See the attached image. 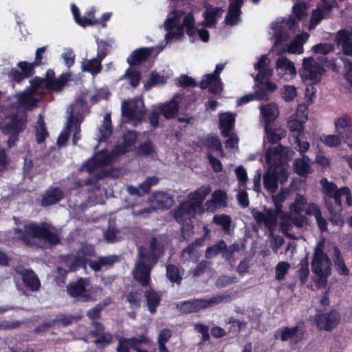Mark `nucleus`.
<instances>
[{
  "label": "nucleus",
  "mask_w": 352,
  "mask_h": 352,
  "mask_svg": "<svg viewBox=\"0 0 352 352\" xmlns=\"http://www.w3.org/2000/svg\"><path fill=\"white\" fill-rule=\"evenodd\" d=\"M184 14L182 11L175 10L168 15L164 23L167 31L165 36L167 42L179 38L184 34V28H186V33L192 41L199 37L203 41L207 42L209 40L208 32L194 26L195 19L191 13H188L184 16Z\"/></svg>",
  "instance_id": "obj_1"
},
{
  "label": "nucleus",
  "mask_w": 352,
  "mask_h": 352,
  "mask_svg": "<svg viewBox=\"0 0 352 352\" xmlns=\"http://www.w3.org/2000/svg\"><path fill=\"white\" fill-rule=\"evenodd\" d=\"M136 142V135L133 132H129L124 136V142L122 144L117 145L111 154L106 151H102L96 153L93 158L89 160L81 168V171H87L89 173L98 175L100 178L106 173H101L103 167L110 164L115 161L119 156L126 152L131 151Z\"/></svg>",
  "instance_id": "obj_2"
},
{
  "label": "nucleus",
  "mask_w": 352,
  "mask_h": 352,
  "mask_svg": "<svg viewBox=\"0 0 352 352\" xmlns=\"http://www.w3.org/2000/svg\"><path fill=\"white\" fill-rule=\"evenodd\" d=\"M65 81L63 78L54 80H44L35 78L30 80V87L24 92L17 95V98L21 106L26 109H32L36 105L39 98L37 96L44 93L45 87L56 91L63 89Z\"/></svg>",
  "instance_id": "obj_3"
},
{
  "label": "nucleus",
  "mask_w": 352,
  "mask_h": 352,
  "mask_svg": "<svg viewBox=\"0 0 352 352\" xmlns=\"http://www.w3.org/2000/svg\"><path fill=\"white\" fill-rule=\"evenodd\" d=\"M211 191L212 188L210 185H204L189 193L186 200L182 202L174 212L177 221L182 223L189 220L195 213H202L206 210L203 202Z\"/></svg>",
  "instance_id": "obj_4"
},
{
  "label": "nucleus",
  "mask_w": 352,
  "mask_h": 352,
  "mask_svg": "<svg viewBox=\"0 0 352 352\" xmlns=\"http://www.w3.org/2000/svg\"><path fill=\"white\" fill-rule=\"evenodd\" d=\"M162 252L155 238L150 242V252L146 253L144 248H139V261L135 263L133 275L142 286H147L150 280V272Z\"/></svg>",
  "instance_id": "obj_5"
},
{
  "label": "nucleus",
  "mask_w": 352,
  "mask_h": 352,
  "mask_svg": "<svg viewBox=\"0 0 352 352\" xmlns=\"http://www.w3.org/2000/svg\"><path fill=\"white\" fill-rule=\"evenodd\" d=\"M23 231L21 228H16L17 237L20 238L28 245H36V240L43 239L50 244L55 245L59 243L60 239L54 229L47 224L38 226L33 223H27L23 225Z\"/></svg>",
  "instance_id": "obj_6"
},
{
  "label": "nucleus",
  "mask_w": 352,
  "mask_h": 352,
  "mask_svg": "<svg viewBox=\"0 0 352 352\" xmlns=\"http://www.w3.org/2000/svg\"><path fill=\"white\" fill-rule=\"evenodd\" d=\"M288 192L287 190L281 189L277 195L272 196L275 211L267 209H265L263 211H259L256 209L252 210V216L258 224L264 225L265 228L272 232L277 224L278 219L280 221L283 218H288L287 214L281 210L282 204L286 199Z\"/></svg>",
  "instance_id": "obj_7"
},
{
  "label": "nucleus",
  "mask_w": 352,
  "mask_h": 352,
  "mask_svg": "<svg viewBox=\"0 0 352 352\" xmlns=\"http://www.w3.org/2000/svg\"><path fill=\"white\" fill-rule=\"evenodd\" d=\"M323 243L320 242L315 248L311 261V270L315 274L314 282L318 287H324L327 279L331 272V263L323 252Z\"/></svg>",
  "instance_id": "obj_8"
},
{
  "label": "nucleus",
  "mask_w": 352,
  "mask_h": 352,
  "mask_svg": "<svg viewBox=\"0 0 352 352\" xmlns=\"http://www.w3.org/2000/svg\"><path fill=\"white\" fill-rule=\"evenodd\" d=\"M292 155L293 151L288 147L278 144L267 149L265 162L268 168L278 170L283 174L284 180H287L289 173L287 162Z\"/></svg>",
  "instance_id": "obj_9"
},
{
  "label": "nucleus",
  "mask_w": 352,
  "mask_h": 352,
  "mask_svg": "<svg viewBox=\"0 0 352 352\" xmlns=\"http://www.w3.org/2000/svg\"><path fill=\"white\" fill-rule=\"evenodd\" d=\"M68 294L80 301H94L101 296L102 289L92 287L87 278H80L67 286Z\"/></svg>",
  "instance_id": "obj_10"
},
{
  "label": "nucleus",
  "mask_w": 352,
  "mask_h": 352,
  "mask_svg": "<svg viewBox=\"0 0 352 352\" xmlns=\"http://www.w3.org/2000/svg\"><path fill=\"white\" fill-rule=\"evenodd\" d=\"M82 105V104H79ZM77 108V104L75 107L70 106L67 108V113H69L68 116L66 128L62 131L58 138V144L60 146L63 145L67 140L70 132H74L73 134V144H76L77 142L80 139V124L83 120L82 114L76 113L75 109Z\"/></svg>",
  "instance_id": "obj_11"
},
{
  "label": "nucleus",
  "mask_w": 352,
  "mask_h": 352,
  "mask_svg": "<svg viewBox=\"0 0 352 352\" xmlns=\"http://www.w3.org/2000/svg\"><path fill=\"white\" fill-rule=\"evenodd\" d=\"M26 116L22 113L6 117L1 130L4 134L9 136L8 144L10 147L14 146L18 140L19 134L26 126Z\"/></svg>",
  "instance_id": "obj_12"
},
{
  "label": "nucleus",
  "mask_w": 352,
  "mask_h": 352,
  "mask_svg": "<svg viewBox=\"0 0 352 352\" xmlns=\"http://www.w3.org/2000/svg\"><path fill=\"white\" fill-rule=\"evenodd\" d=\"M321 184L323 187L324 192L329 197V200L327 201L328 206H330L331 201H333L336 205V214L342 211V197H345L348 206H351L352 205V197L349 188L344 187L337 189L336 186L333 183L329 182L327 179H322Z\"/></svg>",
  "instance_id": "obj_13"
},
{
  "label": "nucleus",
  "mask_w": 352,
  "mask_h": 352,
  "mask_svg": "<svg viewBox=\"0 0 352 352\" xmlns=\"http://www.w3.org/2000/svg\"><path fill=\"white\" fill-rule=\"evenodd\" d=\"M307 200L304 196L297 195L294 202L289 207V213L287 214L288 218H283L280 221L283 229L288 227L293 223L297 227H302L307 222V219L302 212L305 210Z\"/></svg>",
  "instance_id": "obj_14"
},
{
  "label": "nucleus",
  "mask_w": 352,
  "mask_h": 352,
  "mask_svg": "<svg viewBox=\"0 0 352 352\" xmlns=\"http://www.w3.org/2000/svg\"><path fill=\"white\" fill-rule=\"evenodd\" d=\"M324 73L322 66L315 58L309 57L303 59L302 68L300 71L302 80L307 84L316 85L320 82Z\"/></svg>",
  "instance_id": "obj_15"
},
{
  "label": "nucleus",
  "mask_w": 352,
  "mask_h": 352,
  "mask_svg": "<svg viewBox=\"0 0 352 352\" xmlns=\"http://www.w3.org/2000/svg\"><path fill=\"white\" fill-rule=\"evenodd\" d=\"M228 299V295L221 294L206 299H196L185 301L177 305V307L184 313L197 312L201 309L219 305L222 302L227 301Z\"/></svg>",
  "instance_id": "obj_16"
},
{
  "label": "nucleus",
  "mask_w": 352,
  "mask_h": 352,
  "mask_svg": "<svg viewBox=\"0 0 352 352\" xmlns=\"http://www.w3.org/2000/svg\"><path fill=\"white\" fill-rule=\"evenodd\" d=\"M122 113L126 121L133 125L138 124L145 113V108L142 98H135L122 103Z\"/></svg>",
  "instance_id": "obj_17"
},
{
  "label": "nucleus",
  "mask_w": 352,
  "mask_h": 352,
  "mask_svg": "<svg viewBox=\"0 0 352 352\" xmlns=\"http://www.w3.org/2000/svg\"><path fill=\"white\" fill-rule=\"evenodd\" d=\"M94 254V249L91 246H84L77 253L76 256H67L63 259L67 270L63 267H58L57 270L60 275L65 276L68 271H75L78 267L84 265L87 256Z\"/></svg>",
  "instance_id": "obj_18"
},
{
  "label": "nucleus",
  "mask_w": 352,
  "mask_h": 352,
  "mask_svg": "<svg viewBox=\"0 0 352 352\" xmlns=\"http://www.w3.org/2000/svg\"><path fill=\"white\" fill-rule=\"evenodd\" d=\"M275 68L277 76L285 81H291L297 75L294 63L285 56H280L277 58Z\"/></svg>",
  "instance_id": "obj_19"
},
{
  "label": "nucleus",
  "mask_w": 352,
  "mask_h": 352,
  "mask_svg": "<svg viewBox=\"0 0 352 352\" xmlns=\"http://www.w3.org/2000/svg\"><path fill=\"white\" fill-rule=\"evenodd\" d=\"M305 329L302 324H298L294 327H283L277 329L274 336L282 341L289 340L296 344L302 340Z\"/></svg>",
  "instance_id": "obj_20"
},
{
  "label": "nucleus",
  "mask_w": 352,
  "mask_h": 352,
  "mask_svg": "<svg viewBox=\"0 0 352 352\" xmlns=\"http://www.w3.org/2000/svg\"><path fill=\"white\" fill-rule=\"evenodd\" d=\"M224 68L223 64H218L213 74H206L200 82L201 89L209 88L210 92L218 94L222 90V82L219 76Z\"/></svg>",
  "instance_id": "obj_21"
},
{
  "label": "nucleus",
  "mask_w": 352,
  "mask_h": 352,
  "mask_svg": "<svg viewBox=\"0 0 352 352\" xmlns=\"http://www.w3.org/2000/svg\"><path fill=\"white\" fill-rule=\"evenodd\" d=\"M307 120V109L304 105H298L294 115L288 121V127L294 133V135H301L303 132V124Z\"/></svg>",
  "instance_id": "obj_22"
},
{
  "label": "nucleus",
  "mask_w": 352,
  "mask_h": 352,
  "mask_svg": "<svg viewBox=\"0 0 352 352\" xmlns=\"http://www.w3.org/2000/svg\"><path fill=\"white\" fill-rule=\"evenodd\" d=\"M340 314L336 310L328 313L318 314L314 318V322L320 330L330 331L335 328L340 322Z\"/></svg>",
  "instance_id": "obj_23"
},
{
  "label": "nucleus",
  "mask_w": 352,
  "mask_h": 352,
  "mask_svg": "<svg viewBox=\"0 0 352 352\" xmlns=\"http://www.w3.org/2000/svg\"><path fill=\"white\" fill-rule=\"evenodd\" d=\"M183 96L180 94H175L168 102L157 104V109L166 119L175 117L179 111V105L183 100Z\"/></svg>",
  "instance_id": "obj_24"
},
{
  "label": "nucleus",
  "mask_w": 352,
  "mask_h": 352,
  "mask_svg": "<svg viewBox=\"0 0 352 352\" xmlns=\"http://www.w3.org/2000/svg\"><path fill=\"white\" fill-rule=\"evenodd\" d=\"M284 182L283 174L278 170L268 168L263 175V186L270 192H274L278 189V181Z\"/></svg>",
  "instance_id": "obj_25"
},
{
  "label": "nucleus",
  "mask_w": 352,
  "mask_h": 352,
  "mask_svg": "<svg viewBox=\"0 0 352 352\" xmlns=\"http://www.w3.org/2000/svg\"><path fill=\"white\" fill-rule=\"evenodd\" d=\"M151 344V340L145 335H140L139 337L131 338H120L117 346V352H130V349H134L136 344Z\"/></svg>",
  "instance_id": "obj_26"
},
{
  "label": "nucleus",
  "mask_w": 352,
  "mask_h": 352,
  "mask_svg": "<svg viewBox=\"0 0 352 352\" xmlns=\"http://www.w3.org/2000/svg\"><path fill=\"white\" fill-rule=\"evenodd\" d=\"M226 192L222 190H214L211 195V198L205 203L206 211L214 212L219 208L225 207L227 204Z\"/></svg>",
  "instance_id": "obj_27"
},
{
  "label": "nucleus",
  "mask_w": 352,
  "mask_h": 352,
  "mask_svg": "<svg viewBox=\"0 0 352 352\" xmlns=\"http://www.w3.org/2000/svg\"><path fill=\"white\" fill-rule=\"evenodd\" d=\"M270 60L267 55H263L260 57L258 62L254 65V69L258 71V74L254 77L256 82H262L263 80L270 78L272 74L273 70L268 67Z\"/></svg>",
  "instance_id": "obj_28"
},
{
  "label": "nucleus",
  "mask_w": 352,
  "mask_h": 352,
  "mask_svg": "<svg viewBox=\"0 0 352 352\" xmlns=\"http://www.w3.org/2000/svg\"><path fill=\"white\" fill-rule=\"evenodd\" d=\"M153 209H165L173 204V198L168 192L157 191L152 195L151 198Z\"/></svg>",
  "instance_id": "obj_29"
},
{
  "label": "nucleus",
  "mask_w": 352,
  "mask_h": 352,
  "mask_svg": "<svg viewBox=\"0 0 352 352\" xmlns=\"http://www.w3.org/2000/svg\"><path fill=\"white\" fill-rule=\"evenodd\" d=\"M16 273L21 274L25 285L32 291H36L40 287V281L36 274L30 270L16 269Z\"/></svg>",
  "instance_id": "obj_30"
},
{
  "label": "nucleus",
  "mask_w": 352,
  "mask_h": 352,
  "mask_svg": "<svg viewBox=\"0 0 352 352\" xmlns=\"http://www.w3.org/2000/svg\"><path fill=\"white\" fill-rule=\"evenodd\" d=\"M336 42L342 52L346 56H352V36L346 30H340L336 35Z\"/></svg>",
  "instance_id": "obj_31"
},
{
  "label": "nucleus",
  "mask_w": 352,
  "mask_h": 352,
  "mask_svg": "<svg viewBox=\"0 0 352 352\" xmlns=\"http://www.w3.org/2000/svg\"><path fill=\"white\" fill-rule=\"evenodd\" d=\"M205 235L202 237L197 239L194 242L184 248L181 254L182 258L184 261H190L194 256H197L196 247L201 246L204 244L206 238L209 235L210 230L207 227H204Z\"/></svg>",
  "instance_id": "obj_32"
},
{
  "label": "nucleus",
  "mask_w": 352,
  "mask_h": 352,
  "mask_svg": "<svg viewBox=\"0 0 352 352\" xmlns=\"http://www.w3.org/2000/svg\"><path fill=\"white\" fill-rule=\"evenodd\" d=\"M156 50L157 54L162 48L157 47H142L135 50L127 58L129 65H135L146 59L153 52Z\"/></svg>",
  "instance_id": "obj_33"
},
{
  "label": "nucleus",
  "mask_w": 352,
  "mask_h": 352,
  "mask_svg": "<svg viewBox=\"0 0 352 352\" xmlns=\"http://www.w3.org/2000/svg\"><path fill=\"white\" fill-rule=\"evenodd\" d=\"M262 118L265 122V125H271L279 114V110L277 104L269 103L259 107Z\"/></svg>",
  "instance_id": "obj_34"
},
{
  "label": "nucleus",
  "mask_w": 352,
  "mask_h": 352,
  "mask_svg": "<svg viewBox=\"0 0 352 352\" xmlns=\"http://www.w3.org/2000/svg\"><path fill=\"white\" fill-rule=\"evenodd\" d=\"M336 131L342 138H349L352 135V126L349 118L346 116L336 119L334 121Z\"/></svg>",
  "instance_id": "obj_35"
},
{
  "label": "nucleus",
  "mask_w": 352,
  "mask_h": 352,
  "mask_svg": "<svg viewBox=\"0 0 352 352\" xmlns=\"http://www.w3.org/2000/svg\"><path fill=\"white\" fill-rule=\"evenodd\" d=\"M243 0H231L228 12L226 17V23L234 25L237 23L241 14V7Z\"/></svg>",
  "instance_id": "obj_36"
},
{
  "label": "nucleus",
  "mask_w": 352,
  "mask_h": 352,
  "mask_svg": "<svg viewBox=\"0 0 352 352\" xmlns=\"http://www.w3.org/2000/svg\"><path fill=\"white\" fill-rule=\"evenodd\" d=\"M309 34L302 32L298 34L295 38L287 45V51L292 54H302L303 52V44L309 38Z\"/></svg>",
  "instance_id": "obj_37"
},
{
  "label": "nucleus",
  "mask_w": 352,
  "mask_h": 352,
  "mask_svg": "<svg viewBox=\"0 0 352 352\" xmlns=\"http://www.w3.org/2000/svg\"><path fill=\"white\" fill-rule=\"evenodd\" d=\"M71 10L73 14L75 21L80 25L85 27L87 25H94L99 23L98 19H94L91 16L94 11H90L87 13L89 17L80 16L79 10L75 5L71 6Z\"/></svg>",
  "instance_id": "obj_38"
},
{
  "label": "nucleus",
  "mask_w": 352,
  "mask_h": 352,
  "mask_svg": "<svg viewBox=\"0 0 352 352\" xmlns=\"http://www.w3.org/2000/svg\"><path fill=\"white\" fill-rule=\"evenodd\" d=\"M223 12L222 9L217 7H208L204 13V25L208 28L214 25L217 21L222 16Z\"/></svg>",
  "instance_id": "obj_39"
},
{
  "label": "nucleus",
  "mask_w": 352,
  "mask_h": 352,
  "mask_svg": "<svg viewBox=\"0 0 352 352\" xmlns=\"http://www.w3.org/2000/svg\"><path fill=\"white\" fill-rule=\"evenodd\" d=\"M265 136L264 142L275 143L285 136V131L281 128H274L271 125H265Z\"/></svg>",
  "instance_id": "obj_40"
},
{
  "label": "nucleus",
  "mask_w": 352,
  "mask_h": 352,
  "mask_svg": "<svg viewBox=\"0 0 352 352\" xmlns=\"http://www.w3.org/2000/svg\"><path fill=\"white\" fill-rule=\"evenodd\" d=\"M219 120L223 135L228 136L234 126L235 115L230 113H222L219 116Z\"/></svg>",
  "instance_id": "obj_41"
},
{
  "label": "nucleus",
  "mask_w": 352,
  "mask_h": 352,
  "mask_svg": "<svg viewBox=\"0 0 352 352\" xmlns=\"http://www.w3.org/2000/svg\"><path fill=\"white\" fill-rule=\"evenodd\" d=\"M63 197V192L57 188L49 190L43 196L42 205L48 206L58 203Z\"/></svg>",
  "instance_id": "obj_42"
},
{
  "label": "nucleus",
  "mask_w": 352,
  "mask_h": 352,
  "mask_svg": "<svg viewBox=\"0 0 352 352\" xmlns=\"http://www.w3.org/2000/svg\"><path fill=\"white\" fill-rule=\"evenodd\" d=\"M311 164V161L310 158L305 155H302L301 159H297L295 160V171L299 175H305L310 172Z\"/></svg>",
  "instance_id": "obj_43"
},
{
  "label": "nucleus",
  "mask_w": 352,
  "mask_h": 352,
  "mask_svg": "<svg viewBox=\"0 0 352 352\" xmlns=\"http://www.w3.org/2000/svg\"><path fill=\"white\" fill-rule=\"evenodd\" d=\"M117 261L115 256H109L99 258L97 261H90L89 266L94 271H99L103 266L111 265Z\"/></svg>",
  "instance_id": "obj_44"
},
{
  "label": "nucleus",
  "mask_w": 352,
  "mask_h": 352,
  "mask_svg": "<svg viewBox=\"0 0 352 352\" xmlns=\"http://www.w3.org/2000/svg\"><path fill=\"white\" fill-rule=\"evenodd\" d=\"M281 98L285 102H292L297 96V88L292 85H285L280 89Z\"/></svg>",
  "instance_id": "obj_45"
},
{
  "label": "nucleus",
  "mask_w": 352,
  "mask_h": 352,
  "mask_svg": "<svg viewBox=\"0 0 352 352\" xmlns=\"http://www.w3.org/2000/svg\"><path fill=\"white\" fill-rule=\"evenodd\" d=\"M101 67L100 62L95 58L91 60H87L82 63V71L90 72L93 75L100 73Z\"/></svg>",
  "instance_id": "obj_46"
},
{
  "label": "nucleus",
  "mask_w": 352,
  "mask_h": 352,
  "mask_svg": "<svg viewBox=\"0 0 352 352\" xmlns=\"http://www.w3.org/2000/svg\"><path fill=\"white\" fill-rule=\"evenodd\" d=\"M48 136L43 116L40 114L36 125V138L38 144L42 143Z\"/></svg>",
  "instance_id": "obj_47"
},
{
  "label": "nucleus",
  "mask_w": 352,
  "mask_h": 352,
  "mask_svg": "<svg viewBox=\"0 0 352 352\" xmlns=\"http://www.w3.org/2000/svg\"><path fill=\"white\" fill-rule=\"evenodd\" d=\"M333 262L335 267L338 272L341 275H347L349 270L341 256V254L338 248L334 249Z\"/></svg>",
  "instance_id": "obj_48"
},
{
  "label": "nucleus",
  "mask_w": 352,
  "mask_h": 352,
  "mask_svg": "<svg viewBox=\"0 0 352 352\" xmlns=\"http://www.w3.org/2000/svg\"><path fill=\"white\" fill-rule=\"evenodd\" d=\"M111 119L110 116L105 115L104 117L103 120V124L101 128L98 129V142H102L106 138H107L111 133Z\"/></svg>",
  "instance_id": "obj_49"
},
{
  "label": "nucleus",
  "mask_w": 352,
  "mask_h": 352,
  "mask_svg": "<svg viewBox=\"0 0 352 352\" xmlns=\"http://www.w3.org/2000/svg\"><path fill=\"white\" fill-rule=\"evenodd\" d=\"M168 78V75H160L158 73L152 72L149 80L145 83L144 87L146 89H148L153 86L164 84Z\"/></svg>",
  "instance_id": "obj_50"
},
{
  "label": "nucleus",
  "mask_w": 352,
  "mask_h": 352,
  "mask_svg": "<svg viewBox=\"0 0 352 352\" xmlns=\"http://www.w3.org/2000/svg\"><path fill=\"white\" fill-rule=\"evenodd\" d=\"M205 145L214 151H218L220 156L224 157L225 153L222 148L220 140L217 137L210 136L205 140Z\"/></svg>",
  "instance_id": "obj_51"
},
{
  "label": "nucleus",
  "mask_w": 352,
  "mask_h": 352,
  "mask_svg": "<svg viewBox=\"0 0 352 352\" xmlns=\"http://www.w3.org/2000/svg\"><path fill=\"white\" fill-rule=\"evenodd\" d=\"M226 247L224 241L221 240L215 245L209 247L206 250V257L207 258H212L221 253Z\"/></svg>",
  "instance_id": "obj_52"
},
{
  "label": "nucleus",
  "mask_w": 352,
  "mask_h": 352,
  "mask_svg": "<svg viewBox=\"0 0 352 352\" xmlns=\"http://www.w3.org/2000/svg\"><path fill=\"white\" fill-rule=\"evenodd\" d=\"M290 268V264L286 261H280L275 267V278L278 280H282Z\"/></svg>",
  "instance_id": "obj_53"
},
{
  "label": "nucleus",
  "mask_w": 352,
  "mask_h": 352,
  "mask_svg": "<svg viewBox=\"0 0 352 352\" xmlns=\"http://www.w3.org/2000/svg\"><path fill=\"white\" fill-rule=\"evenodd\" d=\"M342 137L340 135H327L320 138V141L327 146L336 147L341 144Z\"/></svg>",
  "instance_id": "obj_54"
},
{
  "label": "nucleus",
  "mask_w": 352,
  "mask_h": 352,
  "mask_svg": "<svg viewBox=\"0 0 352 352\" xmlns=\"http://www.w3.org/2000/svg\"><path fill=\"white\" fill-rule=\"evenodd\" d=\"M329 12L330 11H326L322 6L314 10L309 28H314L324 18V15L329 13Z\"/></svg>",
  "instance_id": "obj_55"
},
{
  "label": "nucleus",
  "mask_w": 352,
  "mask_h": 352,
  "mask_svg": "<svg viewBox=\"0 0 352 352\" xmlns=\"http://www.w3.org/2000/svg\"><path fill=\"white\" fill-rule=\"evenodd\" d=\"M268 97L266 94L265 93H253L247 94L241 98H239L237 101L238 105H243L246 103H248L250 101L254 100H267Z\"/></svg>",
  "instance_id": "obj_56"
},
{
  "label": "nucleus",
  "mask_w": 352,
  "mask_h": 352,
  "mask_svg": "<svg viewBox=\"0 0 352 352\" xmlns=\"http://www.w3.org/2000/svg\"><path fill=\"white\" fill-rule=\"evenodd\" d=\"M148 309L151 313L155 312V308L160 302V297L153 291H148L146 294Z\"/></svg>",
  "instance_id": "obj_57"
},
{
  "label": "nucleus",
  "mask_w": 352,
  "mask_h": 352,
  "mask_svg": "<svg viewBox=\"0 0 352 352\" xmlns=\"http://www.w3.org/2000/svg\"><path fill=\"white\" fill-rule=\"evenodd\" d=\"M124 77L129 79L130 85L135 88L139 84L140 73L134 69L130 68L126 71Z\"/></svg>",
  "instance_id": "obj_58"
},
{
  "label": "nucleus",
  "mask_w": 352,
  "mask_h": 352,
  "mask_svg": "<svg viewBox=\"0 0 352 352\" xmlns=\"http://www.w3.org/2000/svg\"><path fill=\"white\" fill-rule=\"evenodd\" d=\"M166 276L173 283H179L182 280V276L179 275L177 267L172 265L167 266Z\"/></svg>",
  "instance_id": "obj_59"
},
{
  "label": "nucleus",
  "mask_w": 352,
  "mask_h": 352,
  "mask_svg": "<svg viewBox=\"0 0 352 352\" xmlns=\"http://www.w3.org/2000/svg\"><path fill=\"white\" fill-rule=\"evenodd\" d=\"M213 221L223 227L225 231L228 232L230 227L231 219L226 214H217L213 218Z\"/></svg>",
  "instance_id": "obj_60"
},
{
  "label": "nucleus",
  "mask_w": 352,
  "mask_h": 352,
  "mask_svg": "<svg viewBox=\"0 0 352 352\" xmlns=\"http://www.w3.org/2000/svg\"><path fill=\"white\" fill-rule=\"evenodd\" d=\"M315 162L322 168H328L331 165V160L326 155L324 151L319 150L316 153Z\"/></svg>",
  "instance_id": "obj_61"
},
{
  "label": "nucleus",
  "mask_w": 352,
  "mask_h": 352,
  "mask_svg": "<svg viewBox=\"0 0 352 352\" xmlns=\"http://www.w3.org/2000/svg\"><path fill=\"white\" fill-rule=\"evenodd\" d=\"M120 232L113 226H110L104 232V239L109 243H114L120 239Z\"/></svg>",
  "instance_id": "obj_62"
},
{
  "label": "nucleus",
  "mask_w": 352,
  "mask_h": 352,
  "mask_svg": "<svg viewBox=\"0 0 352 352\" xmlns=\"http://www.w3.org/2000/svg\"><path fill=\"white\" fill-rule=\"evenodd\" d=\"M36 65L35 63H29L28 62H19L18 63V67L21 69L22 74L24 77L28 78L31 76L34 73V67Z\"/></svg>",
  "instance_id": "obj_63"
},
{
  "label": "nucleus",
  "mask_w": 352,
  "mask_h": 352,
  "mask_svg": "<svg viewBox=\"0 0 352 352\" xmlns=\"http://www.w3.org/2000/svg\"><path fill=\"white\" fill-rule=\"evenodd\" d=\"M315 53L327 54L333 50V45L330 43H320L314 46Z\"/></svg>",
  "instance_id": "obj_64"
}]
</instances>
